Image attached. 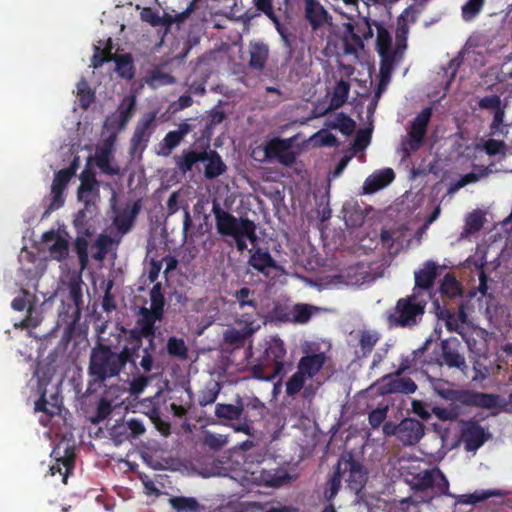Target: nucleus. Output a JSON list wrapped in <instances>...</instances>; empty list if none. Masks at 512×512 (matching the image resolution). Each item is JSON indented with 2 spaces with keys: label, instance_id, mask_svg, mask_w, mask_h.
I'll use <instances>...</instances> for the list:
<instances>
[{
  "label": "nucleus",
  "instance_id": "obj_21",
  "mask_svg": "<svg viewBox=\"0 0 512 512\" xmlns=\"http://www.w3.org/2000/svg\"><path fill=\"white\" fill-rule=\"evenodd\" d=\"M155 113L144 115L137 123L133 136L131 138V145L134 150L144 149L150 140L152 134V126L155 121Z\"/></svg>",
  "mask_w": 512,
  "mask_h": 512
},
{
  "label": "nucleus",
  "instance_id": "obj_19",
  "mask_svg": "<svg viewBox=\"0 0 512 512\" xmlns=\"http://www.w3.org/2000/svg\"><path fill=\"white\" fill-rule=\"evenodd\" d=\"M399 441L404 446L416 445L424 436L425 427L422 422L414 418H405L400 422Z\"/></svg>",
  "mask_w": 512,
  "mask_h": 512
},
{
  "label": "nucleus",
  "instance_id": "obj_17",
  "mask_svg": "<svg viewBox=\"0 0 512 512\" xmlns=\"http://www.w3.org/2000/svg\"><path fill=\"white\" fill-rule=\"evenodd\" d=\"M136 111V96H125L117 107L115 116L109 118V127L123 130L134 116Z\"/></svg>",
  "mask_w": 512,
  "mask_h": 512
},
{
  "label": "nucleus",
  "instance_id": "obj_34",
  "mask_svg": "<svg viewBox=\"0 0 512 512\" xmlns=\"http://www.w3.org/2000/svg\"><path fill=\"white\" fill-rule=\"evenodd\" d=\"M77 200L83 204L84 209L97 212V204L100 201V186H79Z\"/></svg>",
  "mask_w": 512,
  "mask_h": 512
},
{
  "label": "nucleus",
  "instance_id": "obj_45",
  "mask_svg": "<svg viewBox=\"0 0 512 512\" xmlns=\"http://www.w3.org/2000/svg\"><path fill=\"white\" fill-rule=\"evenodd\" d=\"M349 90V83L344 80H340L334 88V92L329 104V109L333 110L341 107L347 101Z\"/></svg>",
  "mask_w": 512,
  "mask_h": 512
},
{
  "label": "nucleus",
  "instance_id": "obj_60",
  "mask_svg": "<svg viewBox=\"0 0 512 512\" xmlns=\"http://www.w3.org/2000/svg\"><path fill=\"white\" fill-rule=\"evenodd\" d=\"M149 372L138 374L133 377L129 384V391L132 395L141 394L151 381V377L148 376Z\"/></svg>",
  "mask_w": 512,
  "mask_h": 512
},
{
  "label": "nucleus",
  "instance_id": "obj_1",
  "mask_svg": "<svg viewBox=\"0 0 512 512\" xmlns=\"http://www.w3.org/2000/svg\"><path fill=\"white\" fill-rule=\"evenodd\" d=\"M117 345L98 342L90 352L88 365L87 392L93 393L111 378L118 377L130 364L136 370H142L139 366V357L123 343L118 349Z\"/></svg>",
  "mask_w": 512,
  "mask_h": 512
},
{
  "label": "nucleus",
  "instance_id": "obj_20",
  "mask_svg": "<svg viewBox=\"0 0 512 512\" xmlns=\"http://www.w3.org/2000/svg\"><path fill=\"white\" fill-rule=\"evenodd\" d=\"M124 390L119 385L109 386L104 396L100 398L97 404L96 413L91 418L93 424H98L108 418L113 411V398H118Z\"/></svg>",
  "mask_w": 512,
  "mask_h": 512
},
{
  "label": "nucleus",
  "instance_id": "obj_47",
  "mask_svg": "<svg viewBox=\"0 0 512 512\" xmlns=\"http://www.w3.org/2000/svg\"><path fill=\"white\" fill-rule=\"evenodd\" d=\"M150 300L151 307L148 308V310L163 317L165 298L162 293L161 283L157 282L153 285L152 289L150 290Z\"/></svg>",
  "mask_w": 512,
  "mask_h": 512
},
{
  "label": "nucleus",
  "instance_id": "obj_3",
  "mask_svg": "<svg viewBox=\"0 0 512 512\" xmlns=\"http://www.w3.org/2000/svg\"><path fill=\"white\" fill-rule=\"evenodd\" d=\"M162 316L149 311L147 307H140L138 317L133 328L119 326L116 335L117 343L123 342L140 358L139 366L143 372H151L154 367L153 351L155 350L156 322Z\"/></svg>",
  "mask_w": 512,
  "mask_h": 512
},
{
  "label": "nucleus",
  "instance_id": "obj_50",
  "mask_svg": "<svg viewBox=\"0 0 512 512\" xmlns=\"http://www.w3.org/2000/svg\"><path fill=\"white\" fill-rule=\"evenodd\" d=\"M313 315V307L308 304H296L291 308L290 322L296 324L307 323Z\"/></svg>",
  "mask_w": 512,
  "mask_h": 512
},
{
  "label": "nucleus",
  "instance_id": "obj_38",
  "mask_svg": "<svg viewBox=\"0 0 512 512\" xmlns=\"http://www.w3.org/2000/svg\"><path fill=\"white\" fill-rule=\"evenodd\" d=\"M97 212L80 209L74 216L73 226L77 234H83L86 236H93V227L89 224V219L92 218Z\"/></svg>",
  "mask_w": 512,
  "mask_h": 512
},
{
  "label": "nucleus",
  "instance_id": "obj_35",
  "mask_svg": "<svg viewBox=\"0 0 512 512\" xmlns=\"http://www.w3.org/2000/svg\"><path fill=\"white\" fill-rule=\"evenodd\" d=\"M292 477L285 469L275 468L265 470L263 469L260 472L259 480L260 482L269 487H280L286 483L291 481Z\"/></svg>",
  "mask_w": 512,
  "mask_h": 512
},
{
  "label": "nucleus",
  "instance_id": "obj_48",
  "mask_svg": "<svg viewBox=\"0 0 512 512\" xmlns=\"http://www.w3.org/2000/svg\"><path fill=\"white\" fill-rule=\"evenodd\" d=\"M166 350L171 357H176L179 359H186L188 355V348L185 344V341L182 338L175 336L168 338Z\"/></svg>",
  "mask_w": 512,
  "mask_h": 512
},
{
  "label": "nucleus",
  "instance_id": "obj_27",
  "mask_svg": "<svg viewBox=\"0 0 512 512\" xmlns=\"http://www.w3.org/2000/svg\"><path fill=\"white\" fill-rule=\"evenodd\" d=\"M437 275V265L435 262L431 260L426 261L423 268L414 273L415 287L413 289L419 292L421 290L430 291L434 286Z\"/></svg>",
  "mask_w": 512,
  "mask_h": 512
},
{
  "label": "nucleus",
  "instance_id": "obj_42",
  "mask_svg": "<svg viewBox=\"0 0 512 512\" xmlns=\"http://www.w3.org/2000/svg\"><path fill=\"white\" fill-rule=\"evenodd\" d=\"M221 391V385L215 380H210L205 387L199 392L198 403L205 407L213 404Z\"/></svg>",
  "mask_w": 512,
  "mask_h": 512
},
{
  "label": "nucleus",
  "instance_id": "obj_62",
  "mask_svg": "<svg viewBox=\"0 0 512 512\" xmlns=\"http://www.w3.org/2000/svg\"><path fill=\"white\" fill-rule=\"evenodd\" d=\"M483 148L489 156L505 155L506 153V143L503 140L488 139Z\"/></svg>",
  "mask_w": 512,
  "mask_h": 512
},
{
  "label": "nucleus",
  "instance_id": "obj_56",
  "mask_svg": "<svg viewBox=\"0 0 512 512\" xmlns=\"http://www.w3.org/2000/svg\"><path fill=\"white\" fill-rule=\"evenodd\" d=\"M356 123L348 115L339 113L336 117L335 123L331 125L333 129L339 130L343 135H351L355 130Z\"/></svg>",
  "mask_w": 512,
  "mask_h": 512
},
{
  "label": "nucleus",
  "instance_id": "obj_43",
  "mask_svg": "<svg viewBox=\"0 0 512 512\" xmlns=\"http://www.w3.org/2000/svg\"><path fill=\"white\" fill-rule=\"evenodd\" d=\"M113 59L119 76L126 80H132L135 76V68L131 54L120 55Z\"/></svg>",
  "mask_w": 512,
  "mask_h": 512
},
{
  "label": "nucleus",
  "instance_id": "obj_10",
  "mask_svg": "<svg viewBox=\"0 0 512 512\" xmlns=\"http://www.w3.org/2000/svg\"><path fill=\"white\" fill-rule=\"evenodd\" d=\"M233 297L238 304L239 311H241L238 318L245 319L250 325L257 322L258 302L255 291L245 286L237 290Z\"/></svg>",
  "mask_w": 512,
  "mask_h": 512
},
{
  "label": "nucleus",
  "instance_id": "obj_36",
  "mask_svg": "<svg viewBox=\"0 0 512 512\" xmlns=\"http://www.w3.org/2000/svg\"><path fill=\"white\" fill-rule=\"evenodd\" d=\"M225 119V113L221 110H215L212 111L208 118L206 119H191V123H194L197 125V127H200L202 129L201 138H205L208 141L210 140L213 130L215 126L222 123Z\"/></svg>",
  "mask_w": 512,
  "mask_h": 512
},
{
  "label": "nucleus",
  "instance_id": "obj_25",
  "mask_svg": "<svg viewBox=\"0 0 512 512\" xmlns=\"http://www.w3.org/2000/svg\"><path fill=\"white\" fill-rule=\"evenodd\" d=\"M113 159L114 156L110 144L106 143L96 148L94 160L96 166L102 173L110 176L118 175L120 173V168L117 165L112 164Z\"/></svg>",
  "mask_w": 512,
  "mask_h": 512
},
{
  "label": "nucleus",
  "instance_id": "obj_24",
  "mask_svg": "<svg viewBox=\"0 0 512 512\" xmlns=\"http://www.w3.org/2000/svg\"><path fill=\"white\" fill-rule=\"evenodd\" d=\"M206 159L205 148L201 151L193 150L191 148L184 149L181 154L173 157L176 168L182 174L192 171L193 167L199 163L204 162Z\"/></svg>",
  "mask_w": 512,
  "mask_h": 512
},
{
  "label": "nucleus",
  "instance_id": "obj_44",
  "mask_svg": "<svg viewBox=\"0 0 512 512\" xmlns=\"http://www.w3.org/2000/svg\"><path fill=\"white\" fill-rule=\"evenodd\" d=\"M91 237L92 236L77 234V236L74 240L73 249L78 257V260H79V263H80V266L82 269L86 268V266L89 263L88 239Z\"/></svg>",
  "mask_w": 512,
  "mask_h": 512
},
{
  "label": "nucleus",
  "instance_id": "obj_57",
  "mask_svg": "<svg viewBox=\"0 0 512 512\" xmlns=\"http://www.w3.org/2000/svg\"><path fill=\"white\" fill-rule=\"evenodd\" d=\"M111 244L112 239L110 236L100 234L92 245V248H96V252L93 253V258L98 261L103 260Z\"/></svg>",
  "mask_w": 512,
  "mask_h": 512
},
{
  "label": "nucleus",
  "instance_id": "obj_22",
  "mask_svg": "<svg viewBox=\"0 0 512 512\" xmlns=\"http://www.w3.org/2000/svg\"><path fill=\"white\" fill-rule=\"evenodd\" d=\"M342 27L341 41L343 45V55L357 56L359 51L364 49V42L360 34L356 33L352 22L343 23Z\"/></svg>",
  "mask_w": 512,
  "mask_h": 512
},
{
  "label": "nucleus",
  "instance_id": "obj_40",
  "mask_svg": "<svg viewBox=\"0 0 512 512\" xmlns=\"http://www.w3.org/2000/svg\"><path fill=\"white\" fill-rule=\"evenodd\" d=\"M169 504L176 512H200L201 505L194 497L173 496Z\"/></svg>",
  "mask_w": 512,
  "mask_h": 512
},
{
  "label": "nucleus",
  "instance_id": "obj_52",
  "mask_svg": "<svg viewBox=\"0 0 512 512\" xmlns=\"http://www.w3.org/2000/svg\"><path fill=\"white\" fill-rule=\"evenodd\" d=\"M175 79L169 73L163 72L159 68H155L150 71L146 77V83L151 87H158L161 85L173 84Z\"/></svg>",
  "mask_w": 512,
  "mask_h": 512
},
{
  "label": "nucleus",
  "instance_id": "obj_64",
  "mask_svg": "<svg viewBox=\"0 0 512 512\" xmlns=\"http://www.w3.org/2000/svg\"><path fill=\"white\" fill-rule=\"evenodd\" d=\"M226 436L220 434L207 433L204 436V444L213 450H219L227 444Z\"/></svg>",
  "mask_w": 512,
  "mask_h": 512
},
{
  "label": "nucleus",
  "instance_id": "obj_7",
  "mask_svg": "<svg viewBox=\"0 0 512 512\" xmlns=\"http://www.w3.org/2000/svg\"><path fill=\"white\" fill-rule=\"evenodd\" d=\"M293 142L294 138L273 137L258 146L253 151V156L260 162L276 161L285 167H292L297 160Z\"/></svg>",
  "mask_w": 512,
  "mask_h": 512
},
{
  "label": "nucleus",
  "instance_id": "obj_12",
  "mask_svg": "<svg viewBox=\"0 0 512 512\" xmlns=\"http://www.w3.org/2000/svg\"><path fill=\"white\" fill-rule=\"evenodd\" d=\"M489 437L490 434L477 421L469 420L464 422L461 429V439L467 451H476Z\"/></svg>",
  "mask_w": 512,
  "mask_h": 512
},
{
  "label": "nucleus",
  "instance_id": "obj_2",
  "mask_svg": "<svg viewBox=\"0 0 512 512\" xmlns=\"http://www.w3.org/2000/svg\"><path fill=\"white\" fill-rule=\"evenodd\" d=\"M411 488L415 492L426 493L431 489V494L426 496H414L407 497L401 501V505L405 506L408 504L418 505L419 503L430 502L436 497L448 496L455 499V505H475L479 502H483L491 497H501L504 494L502 491L497 489L479 490L470 494L456 495L449 491V481L445 474L438 468L426 469L417 473L413 477Z\"/></svg>",
  "mask_w": 512,
  "mask_h": 512
},
{
  "label": "nucleus",
  "instance_id": "obj_15",
  "mask_svg": "<svg viewBox=\"0 0 512 512\" xmlns=\"http://www.w3.org/2000/svg\"><path fill=\"white\" fill-rule=\"evenodd\" d=\"M461 343L457 338H449L441 341V357L440 364H445L449 368H457L464 371L467 368L464 356L460 353L459 349Z\"/></svg>",
  "mask_w": 512,
  "mask_h": 512
},
{
  "label": "nucleus",
  "instance_id": "obj_9",
  "mask_svg": "<svg viewBox=\"0 0 512 512\" xmlns=\"http://www.w3.org/2000/svg\"><path fill=\"white\" fill-rule=\"evenodd\" d=\"M211 211L215 218L216 231L223 238L236 236L247 219V217L234 216L225 210L217 200H213Z\"/></svg>",
  "mask_w": 512,
  "mask_h": 512
},
{
  "label": "nucleus",
  "instance_id": "obj_13",
  "mask_svg": "<svg viewBox=\"0 0 512 512\" xmlns=\"http://www.w3.org/2000/svg\"><path fill=\"white\" fill-rule=\"evenodd\" d=\"M196 128L197 125L191 122L185 121L180 123L177 130L169 131L158 144L157 154L168 157L182 140Z\"/></svg>",
  "mask_w": 512,
  "mask_h": 512
},
{
  "label": "nucleus",
  "instance_id": "obj_14",
  "mask_svg": "<svg viewBox=\"0 0 512 512\" xmlns=\"http://www.w3.org/2000/svg\"><path fill=\"white\" fill-rule=\"evenodd\" d=\"M304 17L313 32H317L326 24L332 23V16L319 0H304Z\"/></svg>",
  "mask_w": 512,
  "mask_h": 512
},
{
  "label": "nucleus",
  "instance_id": "obj_4",
  "mask_svg": "<svg viewBox=\"0 0 512 512\" xmlns=\"http://www.w3.org/2000/svg\"><path fill=\"white\" fill-rule=\"evenodd\" d=\"M427 299L422 292L413 289L410 295L397 300L395 306L387 312L389 327L412 328L417 326L425 313Z\"/></svg>",
  "mask_w": 512,
  "mask_h": 512
},
{
  "label": "nucleus",
  "instance_id": "obj_16",
  "mask_svg": "<svg viewBox=\"0 0 512 512\" xmlns=\"http://www.w3.org/2000/svg\"><path fill=\"white\" fill-rule=\"evenodd\" d=\"M339 463L343 471H348V478L346 479L348 486L351 490L359 492L366 483V471L363 465L353 459L351 456L348 459H341Z\"/></svg>",
  "mask_w": 512,
  "mask_h": 512
},
{
  "label": "nucleus",
  "instance_id": "obj_32",
  "mask_svg": "<svg viewBox=\"0 0 512 512\" xmlns=\"http://www.w3.org/2000/svg\"><path fill=\"white\" fill-rule=\"evenodd\" d=\"M140 208V203L137 201L131 208H125L116 214L113 219V225L116 227L118 232L126 234L131 230Z\"/></svg>",
  "mask_w": 512,
  "mask_h": 512
},
{
  "label": "nucleus",
  "instance_id": "obj_61",
  "mask_svg": "<svg viewBox=\"0 0 512 512\" xmlns=\"http://www.w3.org/2000/svg\"><path fill=\"white\" fill-rule=\"evenodd\" d=\"M270 317L272 320L279 322H290L291 319V308L282 303H274L273 308L270 311Z\"/></svg>",
  "mask_w": 512,
  "mask_h": 512
},
{
  "label": "nucleus",
  "instance_id": "obj_53",
  "mask_svg": "<svg viewBox=\"0 0 512 512\" xmlns=\"http://www.w3.org/2000/svg\"><path fill=\"white\" fill-rule=\"evenodd\" d=\"M49 253L52 259L63 261L69 256V242L67 239L58 237L49 247Z\"/></svg>",
  "mask_w": 512,
  "mask_h": 512
},
{
  "label": "nucleus",
  "instance_id": "obj_51",
  "mask_svg": "<svg viewBox=\"0 0 512 512\" xmlns=\"http://www.w3.org/2000/svg\"><path fill=\"white\" fill-rule=\"evenodd\" d=\"M77 97L83 109H87L94 102L95 94L85 79L77 83Z\"/></svg>",
  "mask_w": 512,
  "mask_h": 512
},
{
  "label": "nucleus",
  "instance_id": "obj_55",
  "mask_svg": "<svg viewBox=\"0 0 512 512\" xmlns=\"http://www.w3.org/2000/svg\"><path fill=\"white\" fill-rule=\"evenodd\" d=\"M307 379L308 378L297 369L286 382V394L290 397L297 395L304 388Z\"/></svg>",
  "mask_w": 512,
  "mask_h": 512
},
{
  "label": "nucleus",
  "instance_id": "obj_31",
  "mask_svg": "<svg viewBox=\"0 0 512 512\" xmlns=\"http://www.w3.org/2000/svg\"><path fill=\"white\" fill-rule=\"evenodd\" d=\"M248 264L259 273L269 275L270 269L277 267L276 261L270 252L262 248H256L250 255Z\"/></svg>",
  "mask_w": 512,
  "mask_h": 512
},
{
  "label": "nucleus",
  "instance_id": "obj_46",
  "mask_svg": "<svg viewBox=\"0 0 512 512\" xmlns=\"http://www.w3.org/2000/svg\"><path fill=\"white\" fill-rule=\"evenodd\" d=\"M76 171V163H72L70 167L61 169L55 173L54 179L51 185L52 190L63 191L65 190L67 184L69 183L72 176Z\"/></svg>",
  "mask_w": 512,
  "mask_h": 512
},
{
  "label": "nucleus",
  "instance_id": "obj_18",
  "mask_svg": "<svg viewBox=\"0 0 512 512\" xmlns=\"http://www.w3.org/2000/svg\"><path fill=\"white\" fill-rule=\"evenodd\" d=\"M496 399L497 398L494 397V394L478 392L473 390L456 391V394L454 396V400L463 405L481 407L486 409H493L495 406Z\"/></svg>",
  "mask_w": 512,
  "mask_h": 512
},
{
  "label": "nucleus",
  "instance_id": "obj_29",
  "mask_svg": "<svg viewBox=\"0 0 512 512\" xmlns=\"http://www.w3.org/2000/svg\"><path fill=\"white\" fill-rule=\"evenodd\" d=\"M249 55V68L261 72L265 68L269 57V47L262 41H251L249 44Z\"/></svg>",
  "mask_w": 512,
  "mask_h": 512
},
{
  "label": "nucleus",
  "instance_id": "obj_8",
  "mask_svg": "<svg viewBox=\"0 0 512 512\" xmlns=\"http://www.w3.org/2000/svg\"><path fill=\"white\" fill-rule=\"evenodd\" d=\"M431 117L432 108L425 107L413 119L408 131V139L402 142L404 157H409L412 152L417 151L422 146Z\"/></svg>",
  "mask_w": 512,
  "mask_h": 512
},
{
  "label": "nucleus",
  "instance_id": "obj_26",
  "mask_svg": "<svg viewBox=\"0 0 512 512\" xmlns=\"http://www.w3.org/2000/svg\"><path fill=\"white\" fill-rule=\"evenodd\" d=\"M205 152L206 159L204 162H206V164L204 168V177L207 180H212L223 175L227 170V166L220 154L216 150L211 149L209 144H207Z\"/></svg>",
  "mask_w": 512,
  "mask_h": 512
},
{
  "label": "nucleus",
  "instance_id": "obj_37",
  "mask_svg": "<svg viewBox=\"0 0 512 512\" xmlns=\"http://www.w3.org/2000/svg\"><path fill=\"white\" fill-rule=\"evenodd\" d=\"M380 57V76L381 82L385 80H389L394 69V65L396 62L400 61L402 58V53L399 50V47L396 49H390L387 52H383L382 54H378Z\"/></svg>",
  "mask_w": 512,
  "mask_h": 512
},
{
  "label": "nucleus",
  "instance_id": "obj_49",
  "mask_svg": "<svg viewBox=\"0 0 512 512\" xmlns=\"http://www.w3.org/2000/svg\"><path fill=\"white\" fill-rule=\"evenodd\" d=\"M112 49V40L110 38L107 40L105 48L94 46V54L91 61L93 68H100L104 63L111 61L113 59L111 54Z\"/></svg>",
  "mask_w": 512,
  "mask_h": 512
},
{
  "label": "nucleus",
  "instance_id": "obj_5",
  "mask_svg": "<svg viewBox=\"0 0 512 512\" xmlns=\"http://www.w3.org/2000/svg\"><path fill=\"white\" fill-rule=\"evenodd\" d=\"M287 351L283 340L272 337L259 359V362L251 367V373L255 379L272 381L285 374L284 359Z\"/></svg>",
  "mask_w": 512,
  "mask_h": 512
},
{
  "label": "nucleus",
  "instance_id": "obj_59",
  "mask_svg": "<svg viewBox=\"0 0 512 512\" xmlns=\"http://www.w3.org/2000/svg\"><path fill=\"white\" fill-rule=\"evenodd\" d=\"M485 0H468L462 7L464 20L470 21L475 18L483 9Z\"/></svg>",
  "mask_w": 512,
  "mask_h": 512
},
{
  "label": "nucleus",
  "instance_id": "obj_30",
  "mask_svg": "<svg viewBox=\"0 0 512 512\" xmlns=\"http://www.w3.org/2000/svg\"><path fill=\"white\" fill-rule=\"evenodd\" d=\"M237 324L240 326V330H228L224 334V340L226 343L231 345H241L244 341L255 333L260 325L257 322H253L250 325L245 319L238 318Z\"/></svg>",
  "mask_w": 512,
  "mask_h": 512
},
{
  "label": "nucleus",
  "instance_id": "obj_41",
  "mask_svg": "<svg viewBox=\"0 0 512 512\" xmlns=\"http://www.w3.org/2000/svg\"><path fill=\"white\" fill-rule=\"evenodd\" d=\"M380 340V334L372 330H363L359 335V351L361 357H367Z\"/></svg>",
  "mask_w": 512,
  "mask_h": 512
},
{
  "label": "nucleus",
  "instance_id": "obj_6",
  "mask_svg": "<svg viewBox=\"0 0 512 512\" xmlns=\"http://www.w3.org/2000/svg\"><path fill=\"white\" fill-rule=\"evenodd\" d=\"M265 405L257 398L247 402L245 405L241 400L237 404L218 403L215 407V415L222 420H243L241 423L233 426L236 432L251 434V425L253 421L263 417Z\"/></svg>",
  "mask_w": 512,
  "mask_h": 512
},
{
  "label": "nucleus",
  "instance_id": "obj_23",
  "mask_svg": "<svg viewBox=\"0 0 512 512\" xmlns=\"http://www.w3.org/2000/svg\"><path fill=\"white\" fill-rule=\"evenodd\" d=\"M327 361L325 352L311 353L302 356L297 364V369L308 379H313L324 367Z\"/></svg>",
  "mask_w": 512,
  "mask_h": 512
},
{
  "label": "nucleus",
  "instance_id": "obj_63",
  "mask_svg": "<svg viewBox=\"0 0 512 512\" xmlns=\"http://www.w3.org/2000/svg\"><path fill=\"white\" fill-rule=\"evenodd\" d=\"M341 479H342V468L340 463H337V466L333 472V474L330 476L328 480L329 485V491L330 495L329 498H333L339 491L341 487Z\"/></svg>",
  "mask_w": 512,
  "mask_h": 512
},
{
  "label": "nucleus",
  "instance_id": "obj_58",
  "mask_svg": "<svg viewBox=\"0 0 512 512\" xmlns=\"http://www.w3.org/2000/svg\"><path fill=\"white\" fill-rule=\"evenodd\" d=\"M392 38L387 29L383 26L379 25L377 28V37H376V50L378 54H382L383 52H387L392 49Z\"/></svg>",
  "mask_w": 512,
  "mask_h": 512
},
{
  "label": "nucleus",
  "instance_id": "obj_39",
  "mask_svg": "<svg viewBox=\"0 0 512 512\" xmlns=\"http://www.w3.org/2000/svg\"><path fill=\"white\" fill-rule=\"evenodd\" d=\"M439 291L442 296L456 298L462 294V286L451 272L447 273L441 280Z\"/></svg>",
  "mask_w": 512,
  "mask_h": 512
},
{
  "label": "nucleus",
  "instance_id": "obj_28",
  "mask_svg": "<svg viewBox=\"0 0 512 512\" xmlns=\"http://www.w3.org/2000/svg\"><path fill=\"white\" fill-rule=\"evenodd\" d=\"M395 178V173L391 168H385L374 172L364 182L363 191L366 194H372L389 185Z\"/></svg>",
  "mask_w": 512,
  "mask_h": 512
},
{
  "label": "nucleus",
  "instance_id": "obj_33",
  "mask_svg": "<svg viewBox=\"0 0 512 512\" xmlns=\"http://www.w3.org/2000/svg\"><path fill=\"white\" fill-rule=\"evenodd\" d=\"M252 3L255 6V10L248 9L245 11V13L242 16L244 22H250L252 19L257 17L259 15V13H257L258 11L267 16L272 21L273 24L278 25L279 17L275 13L273 7V0H252Z\"/></svg>",
  "mask_w": 512,
  "mask_h": 512
},
{
  "label": "nucleus",
  "instance_id": "obj_54",
  "mask_svg": "<svg viewBox=\"0 0 512 512\" xmlns=\"http://www.w3.org/2000/svg\"><path fill=\"white\" fill-rule=\"evenodd\" d=\"M82 280L72 279L68 283V294L70 300L74 303L76 307V313L79 315L81 306L83 304V293H82Z\"/></svg>",
  "mask_w": 512,
  "mask_h": 512
},
{
  "label": "nucleus",
  "instance_id": "obj_11",
  "mask_svg": "<svg viewBox=\"0 0 512 512\" xmlns=\"http://www.w3.org/2000/svg\"><path fill=\"white\" fill-rule=\"evenodd\" d=\"M406 369L400 368L395 375L388 374L381 378L380 393L383 395L393 393L412 394L417 390L416 383L410 377L398 378V376Z\"/></svg>",
  "mask_w": 512,
  "mask_h": 512
}]
</instances>
